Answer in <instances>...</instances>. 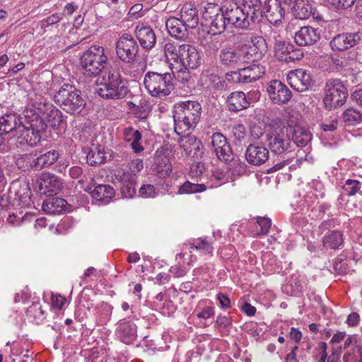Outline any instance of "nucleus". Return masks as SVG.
I'll use <instances>...</instances> for the list:
<instances>
[{"instance_id":"1","label":"nucleus","mask_w":362,"mask_h":362,"mask_svg":"<svg viewBox=\"0 0 362 362\" xmlns=\"http://www.w3.org/2000/svg\"><path fill=\"white\" fill-rule=\"evenodd\" d=\"M202 114V106L194 100L179 102L173 107L175 132L178 135L195 128Z\"/></svg>"},{"instance_id":"2","label":"nucleus","mask_w":362,"mask_h":362,"mask_svg":"<svg viewBox=\"0 0 362 362\" xmlns=\"http://www.w3.org/2000/svg\"><path fill=\"white\" fill-rule=\"evenodd\" d=\"M103 81L96 88L97 93L103 98L121 99L130 93L127 81L117 70L110 71L107 75L103 76Z\"/></svg>"},{"instance_id":"3","label":"nucleus","mask_w":362,"mask_h":362,"mask_svg":"<svg viewBox=\"0 0 362 362\" xmlns=\"http://www.w3.org/2000/svg\"><path fill=\"white\" fill-rule=\"evenodd\" d=\"M144 85L153 97L167 96L174 89L173 74L149 71L144 76Z\"/></svg>"},{"instance_id":"4","label":"nucleus","mask_w":362,"mask_h":362,"mask_svg":"<svg viewBox=\"0 0 362 362\" xmlns=\"http://www.w3.org/2000/svg\"><path fill=\"white\" fill-rule=\"evenodd\" d=\"M54 99L57 104L70 114L81 112L86 105L81 91L68 83L64 84L59 88Z\"/></svg>"},{"instance_id":"5","label":"nucleus","mask_w":362,"mask_h":362,"mask_svg":"<svg viewBox=\"0 0 362 362\" xmlns=\"http://www.w3.org/2000/svg\"><path fill=\"white\" fill-rule=\"evenodd\" d=\"M274 126L269 133L266 134V141L272 153L281 155L290 151L293 144L291 141L289 129L286 124H281L280 119H274Z\"/></svg>"},{"instance_id":"6","label":"nucleus","mask_w":362,"mask_h":362,"mask_svg":"<svg viewBox=\"0 0 362 362\" xmlns=\"http://www.w3.org/2000/svg\"><path fill=\"white\" fill-rule=\"evenodd\" d=\"M81 65L83 74L88 76H96L103 71L107 62L103 47L93 45L85 51L81 57Z\"/></svg>"},{"instance_id":"7","label":"nucleus","mask_w":362,"mask_h":362,"mask_svg":"<svg viewBox=\"0 0 362 362\" xmlns=\"http://www.w3.org/2000/svg\"><path fill=\"white\" fill-rule=\"evenodd\" d=\"M346 87L339 79L328 80L324 88L323 103L327 110H332L343 105L347 98Z\"/></svg>"},{"instance_id":"8","label":"nucleus","mask_w":362,"mask_h":362,"mask_svg":"<svg viewBox=\"0 0 362 362\" xmlns=\"http://www.w3.org/2000/svg\"><path fill=\"white\" fill-rule=\"evenodd\" d=\"M139 45L129 33H123L115 42V52L117 58L125 64H134L139 57Z\"/></svg>"},{"instance_id":"9","label":"nucleus","mask_w":362,"mask_h":362,"mask_svg":"<svg viewBox=\"0 0 362 362\" xmlns=\"http://www.w3.org/2000/svg\"><path fill=\"white\" fill-rule=\"evenodd\" d=\"M252 6L253 11L250 20L252 22H255V16L257 13L261 15L264 13L267 20L272 24L281 22L285 15L284 9L279 0H257Z\"/></svg>"},{"instance_id":"10","label":"nucleus","mask_w":362,"mask_h":362,"mask_svg":"<svg viewBox=\"0 0 362 362\" xmlns=\"http://www.w3.org/2000/svg\"><path fill=\"white\" fill-rule=\"evenodd\" d=\"M252 12V5L243 4V7L235 4L230 5L225 9L227 23L236 28L247 29L250 26L249 11Z\"/></svg>"},{"instance_id":"11","label":"nucleus","mask_w":362,"mask_h":362,"mask_svg":"<svg viewBox=\"0 0 362 362\" xmlns=\"http://www.w3.org/2000/svg\"><path fill=\"white\" fill-rule=\"evenodd\" d=\"M18 134L16 135V146L27 144L30 146H35L40 142L42 136L41 133L45 131V125L38 124V120L32 123L30 126H25L24 124L20 127Z\"/></svg>"},{"instance_id":"12","label":"nucleus","mask_w":362,"mask_h":362,"mask_svg":"<svg viewBox=\"0 0 362 362\" xmlns=\"http://www.w3.org/2000/svg\"><path fill=\"white\" fill-rule=\"evenodd\" d=\"M247 39L252 45H244L242 46L241 52L249 62H255L262 58L267 51V45L266 40L262 36L251 34L247 35Z\"/></svg>"},{"instance_id":"13","label":"nucleus","mask_w":362,"mask_h":362,"mask_svg":"<svg viewBox=\"0 0 362 362\" xmlns=\"http://www.w3.org/2000/svg\"><path fill=\"white\" fill-rule=\"evenodd\" d=\"M287 81L292 88L298 92L308 90L313 85L310 73L303 69L290 71L287 74Z\"/></svg>"},{"instance_id":"14","label":"nucleus","mask_w":362,"mask_h":362,"mask_svg":"<svg viewBox=\"0 0 362 362\" xmlns=\"http://www.w3.org/2000/svg\"><path fill=\"white\" fill-rule=\"evenodd\" d=\"M270 100L275 104H286L292 98V92L281 81L273 80L270 81L267 88Z\"/></svg>"},{"instance_id":"15","label":"nucleus","mask_w":362,"mask_h":362,"mask_svg":"<svg viewBox=\"0 0 362 362\" xmlns=\"http://www.w3.org/2000/svg\"><path fill=\"white\" fill-rule=\"evenodd\" d=\"M44 107L42 117L36 118V120H38V124H44L45 129L48 126L57 129L64 128L65 122L63 119L62 112L50 104H45Z\"/></svg>"},{"instance_id":"16","label":"nucleus","mask_w":362,"mask_h":362,"mask_svg":"<svg viewBox=\"0 0 362 362\" xmlns=\"http://www.w3.org/2000/svg\"><path fill=\"white\" fill-rule=\"evenodd\" d=\"M219 63L228 68H236L248 62L245 54L231 47H223L218 54Z\"/></svg>"},{"instance_id":"17","label":"nucleus","mask_w":362,"mask_h":362,"mask_svg":"<svg viewBox=\"0 0 362 362\" xmlns=\"http://www.w3.org/2000/svg\"><path fill=\"white\" fill-rule=\"evenodd\" d=\"M181 51L180 61L178 63L180 66L195 69L202 64L201 54L195 47L184 44Z\"/></svg>"},{"instance_id":"18","label":"nucleus","mask_w":362,"mask_h":362,"mask_svg":"<svg viewBox=\"0 0 362 362\" xmlns=\"http://www.w3.org/2000/svg\"><path fill=\"white\" fill-rule=\"evenodd\" d=\"M264 73V66L259 64H253L234 72V80L238 83H252L260 78Z\"/></svg>"},{"instance_id":"19","label":"nucleus","mask_w":362,"mask_h":362,"mask_svg":"<svg viewBox=\"0 0 362 362\" xmlns=\"http://www.w3.org/2000/svg\"><path fill=\"white\" fill-rule=\"evenodd\" d=\"M245 156L248 163L260 165L268 160L269 150L259 143L251 144L247 147Z\"/></svg>"},{"instance_id":"20","label":"nucleus","mask_w":362,"mask_h":362,"mask_svg":"<svg viewBox=\"0 0 362 362\" xmlns=\"http://www.w3.org/2000/svg\"><path fill=\"white\" fill-rule=\"evenodd\" d=\"M41 193L53 197L58 194L62 189L63 183L57 176L49 173H44L42 175L40 182Z\"/></svg>"},{"instance_id":"21","label":"nucleus","mask_w":362,"mask_h":362,"mask_svg":"<svg viewBox=\"0 0 362 362\" xmlns=\"http://www.w3.org/2000/svg\"><path fill=\"white\" fill-rule=\"evenodd\" d=\"M320 39V30L312 26H303L296 33L295 42L298 46H309L315 44Z\"/></svg>"},{"instance_id":"22","label":"nucleus","mask_w":362,"mask_h":362,"mask_svg":"<svg viewBox=\"0 0 362 362\" xmlns=\"http://www.w3.org/2000/svg\"><path fill=\"white\" fill-rule=\"evenodd\" d=\"M286 126L289 129L291 141L293 145L305 146L311 140V133L307 129L296 125V121L287 122Z\"/></svg>"},{"instance_id":"23","label":"nucleus","mask_w":362,"mask_h":362,"mask_svg":"<svg viewBox=\"0 0 362 362\" xmlns=\"http://www.w3.org/2000/svg\"><path fill=\"white\" fill-rule=\"evenodd\" d=\"M21 117L16 114H7L0 117V129L4 135L11 134L13 136H16L20 131V127L23 126Z\"/></svg>"},{"instance_id":"24","label":"nucleus","mask_w":362,"mask_h":362,"mask_svg":"<svg viewBox=\"0 0 362 362\" xmlns=\"http://www.w3.org/2000/svg\"><path fill=\"white\" fill-rule=\"evenodd\" d=\"M134 33L136 39L144 49L150 50L155 46L156 37L150 26L139 25L136 27Z\"/></svg>"},{"instance_id":"25","label":"nucleus","mask_w":362,"mask_h":362,"mask_svg":"<svg viewBox=\"0 0 362 362\" xmlns=\"http://www.w3.org/2000/svg\"><path fill=\"white\" fill-rule=\"evenodd\" d=\"M359 40L357 33H341L331 40L330 46L332 50L343 51L354 47Z\"/></svg>"},{"instance_id":"26","label":"nucleus","mask_w":362,"mask_h":362,"mask_svg":"<svg viewBox=\"0 0 362 362\" xmlns=\"http://www.w3.org/2000/svg\"><path fill=\"white\" fill-rule=\"evenodd\" d=\"M84 190L90 192L93 199L104 204L109 203L115 194L113 187L109 185H98L93 190L88 186Z\"/></svg>"},{"instance_id":"27","label":"nucleus","mask_w":362,"mask_h":362,"mask_svg":"<svg viewBox=\"0 0 362 362\" xmlns=\"http://www.w3.org/2000/svg\"><path fill=\"white\" fill-rule=\"evenodd\" d=\"M59 153L56 150H50L41 153L36 158L30 161V166L35 170H40L54 163L59 158Z\"/></svg>"},{"instance_id":"28","label":"nucleus","mask_w":362,"mask_h":362,"mask_svg":"<svg viewBox=\"0 0 362 362\" xmlns=\"http://www.w3.org/2000/svg\"><path fill=\"white\" fill-rule=\"evenodd\" d=\"M178 143L187 156L194 157L202 153L201 152L202 142L194 135L187 134L180 137Z\"/></svg>"},{"instance_id":"29","label":"nucleus","mask_w":362,"mask_h":362,"mask_svg":"<svg viewBox=\"0 0 362 362\" xmlns=\"http://www.w3.org/2000/svg\"><path fill=\"white\" fill-rule=\"evenodd\" d=\"M117 335L120 340L127 344L132 343L136 337V327L134 322L121 320L118 323Z\"/></svg>"},{"instance_id":"30","label":"nucleus","mask_w":362,"mask_h":362,"mask_svg":"<svg viewBox=\"0 0 362 362\" xmlns=\"http://www.w3.org/2000/svg\"><path fill=\"white\" fill-rule=\"evenodd\" d=\"M226 103L229 110L235 112L247 109L250 105V102L243 91L231 93L228 96Z\"/></svg>"},{"instance_id":"31","label":"nucleus","mask_w":362,"mask_h":362,"mask_svg":"<svg viewBox=\"0 0 362 362\" xmlns=\"http://www.w3.org/2000/svg\"><path fill=\"white\" fill-rule=\"evenodd\" d=\"M214 151L219 160L226 163L230 162L231 167L239 165V169L237 170L238 174L245 171V164L241 163L240 160L234 158L233 153L229 144L218 148V149H216Z\"/></svg>"},{"instance_id":"32","label":"nucleus","mask_w":362,"mask_h":362,"mask_svg":"<svg viewBox=\"0 0 362 362\" xmlns=\"http://www.w3.org/2000/svg\"><path fill=\"white\" fill-rule=\"evenodd\" d=\"M180 16L182 22L189 28H194L199 24L198 11L192 4H184L180 11Z\"/></svg>"},{"instance_id":"33","label":"nucleus","mask_w":362,"mask_h":362,"mask_svg":"<svg viewBox=\"0 0 362 362\" xmlns=\"http://www.w3.org/2000/svg\"><path fill=\"white\" fill-rule=\"evenodd\" d=\"M165 27L168 33L176 39H181L187 35L188 27L181 19L171 17L165 22Z\"/></svg>"},{"instance_id":"34","label":"nucleus","mask_w":362,"mask_h":362,"mask_svg":"<svg viewBox=\"0 0 362 362\" xmlns=\"http://www.w3.org/2000/svg\"><path fill=\"white\" fill-rule=\"evenodd\" d=\"M322 243L326 249H341L344 245L343 234L339 230H332L323 237Z\"/></svg>"},{"instance_id":"35","label":"nucleus","mask_w":362,"mask_h":362,"mask_svg":"<svg viewBox=\"0 0 362 362\" xmlns=\"http://www.w3.org/2000/svg\"><path fill=\"white\" fill-rule=\"evenodd\" d=\"M291 11L296 18H308L312 13V7L308 0H294Z\"/></svg>"},{"instance_id":"36","label":"nucleus","mask_w":362,"mask_h":362,"mask_svg":"<svg viewBox=\"0 0 362 362\" xmlns=\"http://www.w3.org/2000/svg\"><path fill=\"white\" fill-rule=\"evenodd\" d=\"M124 139L126 141L131 142V146L135 153H140L144 150L140 141L141 139V134L139 130H136L132 127H127L123 130Z\"/></svg>"},{"instance_id":"37","label":"nucleus","mask_w":362,"mask_h":362,"mask_svg":"<svg viewBox=\"0 0 362 362\" xmlns=\"http://www.w3.org/2000/svg\"><path fill=\"white\" fill-rule=\"evenodd\" d=\"M275 43H274V49L276 54L285 55L280 56L282 60H285L286 62L293 61L295 59H298V57H294V53L291 52L292 49V45L287 43L286 41L281 40V39H277V37H274Z\"/></svg>"},{"instance_id":"38","label":"nucleus","mask_w":362,"mask_h":362,"mask_svg":"<svg viewBox=\"0 0 362 362\" xmlns=\"http://www.w3.org/2000/svg\"><path fill=\"white\" fill-rule=\"evenodd\" d=\"M87 162L90 165H98L104 163L106 160V153L101 146H93L88 151Z\"/></svg>"},{"instance_id":"39","label":"nucleus","mask_w":362,"mask_h":362,"mask_svg":"<svg viewBox=\"0 0 362 362\" xmlns=\"http://www.w3.org/2000/svg\"><path fill=\"white\" fill-rule=\"evenodd\" d=\"M155 170L159 177L168 176L172 171V165L167 156L158 155L155 160Z\"/></svg>"},{"instance_id":"40","label":"nucleus","mask_w":362,"mask_h":362,"mask_svg":"<svg viewBox=\"0 0 362 362\" xmlns=\"http://www.w3.org/2000/svg\"><path fill=\"white\" fill-rule=\"evenodd\" d=\"M219 10L221 11V13H217L214 16H210V18H211L210 30L213 33V35L223 33L226 29V24H228L225 11L222 8Z\"/></svg>"},{"instance_id":"41","label":"nucleus","mask_w":362,"mask_h":362,"mask_svg":"<svg viewBox=\"0 0 362 362\" xmlns=\"http://www.w3.org/2000/svg\"><path fill=\"white\" fill-rule=\"evenodd\" d=\"M342 118L344 124L347 127H362V113L354 108L346 109L343 113Z\"/></svg>"},{"instance_id":"42","label":"nucleus","mask_w":362,"mask_h":362,"mask_svg":"<svg viewBox=\"0 0 362 362\" xmlns=\"http://www.w3.org/2000/svg\"><path fill=\"white\" fill-rule=\"evenodd\" d=\"M183 45H177L174 42H167L164 45V52L168 60L178 64L181 57V49Z\"/></svg>"},{"instance_id":"43","label":"nucleus","mask_w":362,"mask_h":362,"mask_svg":"<svg viewBox=\"0 0 362 362\" xmlns=\"http://www.w3.org/2000/svg\"><path fill=\"white\" fill-rule=\"evenodd\" d=\"M206 189V186L204 184L186 181L179 187L177 193L179 194H194L204 192Z\"/></svg>"},{"instance_id":"44","label":"nucleus","mask_w":362,"mask_h":362,"mask_svg":"<svg viewBox=\"0 0 362 362\" xmlns=\"http://www.w3.org/2000/svg\"><path fill=\"white\" fill-rule=\"evenodd\" d=\"M190 248L201 250L204 255H213L214 247L206 238H198L189 243Z\"/></svg>"},{"instance_id":"45","label":"nucleus","mask_w":362,"mask_h":362,"mask_svg":"<svg viewBox=\"0 0 362 362\" xmlns=\"http://www.w3.org/2000/svg\"><path fill=\"white\" fill-rule=\"evenodd\" d=\"M257 223L260 227V230L253 231L252 235L254 237L264 235L269 233L272 226V221L270 218L266 217H257Z\"/></svg>"},{"instance_id":"46","label":"nucleus","mask_w":362,"mask_h":362,"mask_svg":"<svg viewBox=\"0 0 362 362\" xmlns=\"http://www.w3.org/2000/svg\"><path fill=\"white\" fill-rule=\"evenodd\" d=\"M135 180L133 177L129 182H123L121 186V194L125 198H132L136 194Z\"/></svg>"},{"instance_id":"47","label":"nucleus","mask_w":362,"mask_h":362,"mask_svg":"<svg viewBox=\"0 0 362 362\" xmlns=\"http://www.w3.org/2000/svg\"><path fill=\"white\" fill-rule=\"evenodd\" d=\"M64 199L50 198L44 201L42 204V209L48 213H54L56 206H62Z\"/></svg>"},{"instance_id":"48","label":"nucleus","mask_w":362,"mask_h":362,"mask_svg":"<svg viewBox=\"0 0 362 362\" xmlns=\"http://www.w3.org/2000/svg\"><path fill=\"white\" fill-rule=\"evenodd\" d=\"M361 183L356 180H347L343 187L344 190L349 196H353L358 192Z\"/></svg>"},{"instance_id":"49","label":"nucleus","mask_w":362,"mask_h":362,"mask_svg":"<svg viewBox=\"0 0 362 362\" xmlns=\"http://www.w3.org/2000/svg\"><path fill=\"white\" fill-rule=\"evenodd\" d=\"M218 41L212 40L211 36H209V38H203L200 41V45L205 49L206 51L209 52H215L218 49Z\"/></svg>"},{"instance_id":"50","label":"nucleus","mask_w":362,"mask_h":362,"mask_svg":"<svg viewBox=\"0 0 362 362\" xmlns=\"http://www.w3.org/2000/svg\"><path fill=\"white\" fill-rule=\"evenodd\" d=\"M139 194L140 197L144 198L155 197L156 195V188L153 185H143L139 190Z\"/></svg>"},{"instance_id":"51","label":"nucleus","mask_w":362,"mask_h":362,"mask_svg":"<svg viewBox=\"0 0 362 362\" xmlns=\"http://www.w3.org/2000/svg\"><path fill=\"white\" fill-rule=\"evenodd\" d=\"M204 170L205 168L203 163L195 162L191 165L189 175L192 178H197L203 174Z\"/></svg>"},{"instance_id":"52","label":"nucleus","mask_w":362,"mask_h":362,"mask_svg":"<svg viewBox=\"0 0 362 362\" xmlns=\"http://www.w3.org/2000/svg\"><path fill=\"white\" fill-rule=\"evenodd\" d=\"M211 139V143L214 151L228 144L227 139L222 134L218 132L214 133L212 135Z\"/></svg>"},{"instance_id":"53","label":"nucleus","mask_w":362,"mask_h":362,"mask_svg":"<svg viewBox=\"0 0 362 362\" xmlns=\"http://www.w3.org/2000/svg\"><path fill=\"white\" fill-rule=\"evenodd\" d=\"M232 134L235 139L241 141L246 136V128L243 124H236L233 127Z\"/></svg>"},{"instance_id":"54","label":"nucleus","mask_w":362,"mask_h":362,"mask_svg":"<svg viewBox=\"0 0 362 362\" xmlns=\"http://www.w3.org/2000/svg\"><path fill=\"white\" fill-rule=\"evenodd\" d=\"M337 9H345L351 7L356 0H329Z\"/></svg>"},{"instance_id":"55","label":"nucleus","mask_w":362,"mask_h":362,"mask_svg":"<svg viewBox=\"0 0 362 362\" xmlns=\"http://www.w3.org/2000/svg\"><path fill=\"white\" fill-rule=\"evenodd\" d=\"M188 69L189 68H183L182 66L180 69L177 71L176 78L180 82L185 83L189 81V80L191 79L192 76Z\"/></svg>"},{"instance_id":"56","label":"nucleus","mask_w":362,"mask_h":362,"mask_svg":"<svg viewBox=\"0 0 362 362\" xmlns=\"http://www.w3.org/2000/svg\"><path fill=\"white\" fill-rule=\"evenodd\" d=\"M66 299L65 297L61 296L60 294H52V306L58 310H61L64 305L66 303Z\"/></svg>"},{"instance_id":"57","label":"nucleus","mask_w":362,"mask_h":362,"mask_svg":"<svg viewBox=\"0 0 362 362\" xmlns=\"http://www.w3.org/2000/svg\"><path fill=\"white\" fill-rule=\"evenodd\" d=\"M144 168L143 160L141 159L133 160L129 164V169L132 173L135 175L139 173Z\"/></svg>"},{"instance_id":"58","label":"nucleus","mask_w":362,"mask_h":362,"mask_svg":"<svg viewBox=\"0 0 362 362\" xmlns=\"http://www.w3.org/2000/svg\"><path fill=\"white\" fill-rule=\"evenodd\" d=\"M61 20L59 14L54 13L48 16L46 19L42 21V27L49 26L57 23Z\"/></svg>"},{"instance_id":"59","label":"nucleus","mask_w":362,"mask_h":362,"mask_svg":"<svg viewBox=\"0 0 362 362\" xmlns=\"http://www.w3.org/2000/svg\"><path fill=\"white\" fill-rule=\"evenodd\" d=\"M216 298L223 308H230V300L226 295L222 293H218L216 296Z\"/></svg>"},{"instance_id":"60","label":"nucleus","mask_w":362,"mask_h":362,"mask_svg":"<svg viewBox=\"0 0 362 362\" xmlns=\"http://www.w3.org/2000/svg\"><path fill=\"white\" fill-rule=\"evenodd\" d=\"M170 273H171L174 277L179 278L184 276L187 274V271L180 266H174L171 267L170 269Z\"/></svg>"},{"instance_id":"61","label":"nucleus","mask_w":362,"mask_h":362,"mask_svg":"<svg viewBox=\"0 0 362 362\" xmlns=\"http://www.w3.org/2000/svg\"><path fill=\"white\" fill-rule=\"evenodd\" d=\"M299 352V347L295 346L293 347L291 353L288 354L286 356V361L289 362H299L298 359V354Z\"/></svg>"},{"instance_id":"62","label":"nucleus","mask_w":362,"mask_h":362,"mask_svg":"<svg viewBox=\"0 0 362 362\" xmlns=\"http://www.w3.org/2000/svg\"><path fill=\"white\" fill-rule=\"evenodd\" d=\"M216 324L218 327L226 328L231 324L229 317L226 316H218L216 320Z\"/></svg>"},{"instance_id":"63","label":"nucleus","mask_w":362,"mask_h":362,"mask_svg":"<svg viewBox=\"0 0 362 362\" xmlns=\"http://www.w3.org/2000/svg\"><path fill=\"white\" fill-rule=\"evenodd\" d=\"M358 352L354 351V347L351 352H347L343 357L344 362H356L358 359Z\"/></svg>"},{"instance_id":"64","label":"nucleus","mask_w":362,"mask_h":362,"mask_svg":"<svg viewBox=\"0 0 362 362\" xmlns=\"http://www.w3.org/2000/svg\"><path fill=\"white\" fill-rule=\"evenodd\" d=\"M351 99L359 105L362 106V89L356 90L351 94Z\"/></svg>"}]
</instances>
